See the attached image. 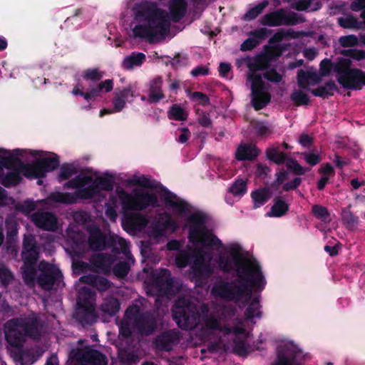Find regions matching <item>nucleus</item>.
<instances>
[{
  "label": "nucleus",
  "mask_w": 365,
  "mask_h": 365,
  "mask_svg": "<svg viewBox=\"0 0 365 365\" xmlns=\"http://www.w3.org/2000/svg\"><path fill=\"white\" fill-rule=\"evenodd\" d=\"M319 172L322 174V177L318 182L317 188L322 190L328 182L329 178L334 175V168L327 163L324 166L321 167Z\"/></svg>",
  "instance_id": "e433bc0d"
},
{
  "label": "nucleus",
  "mask_w": 365,
  "mask_h": 365,
  "mask_svg": "<svg viewBox=\"0 0 365 365\" xmlns=\"http://www.w3.org/2000/svg\"><path fill=\"white\" fill-rule=\"evenodd\" d=\"M137 16L145 24H138L133 28L135 37L147 38L150 43H155L164 39L170 31L169 14L158 8L155 3L142 2L138 6Z\"/></svg>",
  "instance_id": "7ed1b4c3"
},
{
  "label": "nucleus",
  "mask_w": 365,
  "mask_h": 365,
  "mask_svg": "<svg viewBox=\"0 0 365 365\" xmlns=\"http://www.w3.org/2000/svg\"><path fill=\"white\" fill-rule=\"evenodd\" d=\"M68 187L78 188L73 195L70 193H56L53 195L52 199L58 202L73 203L78 199H90L93 197L100 189L109 190L111 185L102 178L96 179L93 182L90 176H78L66 183Z\"/></svg>",
  "instance_id": "39448f33"
},
{
  "label": "nucleus",
  "mask_w": 365,
  "mask_h": 365,
  "mask_svg": "<svg viewBox=\"0 0 365 365\" xmlns=\"http://www.w3.org/2000/svg\"><path fill=\"white\" fill-rule=\"evenodd\" d=\"M20 179L19 173L16 172H11L8 173L3 179L2 184L6 187H9L16 185Z\"/></svg>",
  "instance_id": "3c124183"
},
{
  "label": "nucleus",
  "mask_w": 365,
  "mask_h": 365,
  "mask_svg": "<svg viewBox=\"0 0 365 365\" xmlns=\"http://www.w3.org/2000/svg\"><path fill=\"white\" fill-rule=\"evenodd\" d=\"M73 357L81 365H107L106 357L98 351L91 349L73 351Z\"/></svg>",
  "instance_id": "2eb2a0df"
},
{
  "label": "nucleus",
  "mask_w": 365,
  "mask_h": 365,
  "mask_svg": "<svg viewBox=\"0 0 365 365\" xmlns=\"http://www.w3.org/2000/svg\"><path fill=\"white\" fill-rule=\"evenodd\" d=\"M145 59V54L142 53H132L123 61V66L125 69H132L134 66H140Z\"/></svg>",
  "instance_id": "72a5a7b5"
},
{
  "label": "nucleus",
  "mask_w": 365,
  "mask_h": 365,
  "mask_svg": "<svg viewBox=\"0 0 365 365\" xmlns=\"http://www.w3.org/2000/svg\"><path fill=\"white\" fill-rule=\"evenodd\" d=\"M113 259L110 255L96 254L90 259L92 266V272H102L106 273L109 272Z\"/></svg>",
  "instance_id": "6ab92c4d"
},
{
  "label": "nucleus",
  "mask_w": 365,
  "mask_h": 365,
  "mask_svg": "<svg viewBox=\"0 0 365 365\" xmlns=\"http://www.w3.org/2000/svg\"><path fill=\"white\" fill-rule=\"evenodd\" d=\"M197 122L202 127H210L212 125V120L208 113L205 111L197 112Z\"/></svg>",
  "instance_id": "5fc2aeb1"
},
{
  "label": "nucleus",
  "mask_w": 365,
  "mask_h": 365,
  "mask_svg": "<svg viewBox=\"0 0 365 365\" xmlns=\"http://www.w3.org/2000/svg\"><path fill=\"white\" fill-rule=\"evenodd\" d=\"M251 197L254 201V207L257 208L271 197V192L267 188L257 189L252 192Z\"/></svg>",
  "instance_id": "7c9ffc66"
},
{
  "label": "nucleus",
  "mask_w": 365,
  "mask_h": 365,
  "mask_svg": "<svg viewBox=\"0 0 365 365\" xmlns=\"http://www.w3.org/2000/svg\"><path fill=\"white\" fill-rule=\"evenodd\" d=\"M129 271V266L125 262H120L118 263L113 268L115 275L118 277H123L126 276Z\"/></svg>",
  "instance_id": "603ef678"
},
{
  "label": "nucleus",
  "mask_w": 365,
  "mask_h": 365,
  "mask_svg": "<svg viewBox=\"0 0 365 365\" xmlns=\"http://www.w3.org/2000/svg\"><path fill=\"white\" fill-rule=\"evenodd\" d=\"M74 173L75 171L73 167L65 165L63 166L60 170L59 178L61 180H66L71 177Z\"/></svg>",
  "instance_id": "69168bd1"
},
{
  "label": "nucleus",
  "mask_w": 365,
  "mask_h": 365,
  "mask_svg": "<svg viewBox=\"0 0 365 365\" xmlns=\"http://www.w3.org/2000/svg\"><path fill=\"white\" fill-rule=\"evenodd\" d=\"M296 105H307L309 101L308 96L301 90L294 91L290 96Z\"/></svg>",
  "instance_id": "a18cd8bd"
},
{
  "label": "nucleus",
  "mask_w": 365,
  "mask_h": 365,
  "mask_svg": "<svg viewBox=\"0 0 365 365\" xmlns=\"http://www.w3.org/2000/svg\"><path fill=\"white\" fill-rule=\"evenodd\" d=\"M273 365H299V364L296 362L294 357L279 355Z\"/></svg>",
  "instance_id": "052dcab7"
},
{
  "label": "nucleus",
  "mask_w": 365,
  "mask_h": 365,
  "mask_svg": "<svg viewBox=\"0 0 365 365\" xmlns=\"http://www.w3.org/2000/svg\"><path fill=\"white\" fill-rule=\"evenodd\" d=\"M58 166V161L53 158L38 160L24 168V175L29 178H43L45 173L55 170Z\"/></svg>",
  "instance_id": "4468645a"
},
{
  "label": "nucleus",
  "mask_w": 365,
  "mask_h": 365,
  "mask_svg": "<svg viewBox=\"0 0 365 365\" xmlns=\"http://www.w3.org/2000/svg\"><path fill=\"white\" fill-rule=\"evenodd\" d=\"M180 340L179 332L170 331L164 332L158 336L155 340V344L159 349L169 351L173 346L177 344Z\"/></svg>",
  "instance_id": "aec40b11"
},
{
  "label": "nucleus",
  "mask_w": 365,
  "mask_h": 365,
  "mask_svg": "<svg viewBox=\"0 0 365 365\" xmlns=\"http://www.w3.org/2000/svg\"><path fill=\"white\" fill-rule=\"evenodd\" d=\"M31 220L36 227L46 231H56L58 229L57 217L49 212H37L31 215Z\"/></svg>",
  "instance_id": "dca6fc26"
},
{
  "label": "nucleus",
  "mask_w": 365,
  "mask_h": 365,
  "mask_svg": "<svg viewBox=\"0 0 365 365\" xmlns=\"http://www.w3.org/2000/svg\"><path fill=\"white\" fill-rule=\"evenodd\" d=\"M210 261L211 257L206 255L202 250H195L189 253L180 252L175 259L178 267L183 268L187 264H190L192 277L198 284L207 279L212 272Z\"/></svg>",
  "instance_id": "423d86ee"
},
{
  "label": "nucleus",
  "mask_w": 365,
  "mask_h": 365,
  "mask_svg": "<svg viewBox=\"0 0 365 365\" xmlns=\"http://www.w3.org/2000/svg\"><path fill=\"white\" fill-rule=\"evenodd\" d=\"M43 324L35 313L21 315L8 320L4 324V333L7 343L15 348L23 346L26 336L38 339L41 336Z\"/></svg>",
  "instance_id": "20e7f679"
},
{
  "label": "nucleus",
  "mask_w": 365,
  "mask_h": 365,
  "mask_svg": "<svg viewBox=\"0 0 365 365\" xmlns=\"http://www.w3.org/2000/svg\"><path fill=\"white\" fill-rule=\"evenodd\" d=\"M337 81L344 88L360 89L361 84L365 85V72L358 68L339 70Z\"/></svg>",
  "instance_id": "f8f14e48"
},
{
  "label": "nucleus",
  "mask_w": 365,
  "mask_h": 365,
  "mask_svg": "<svg viewBox=\"0 0 365 365\" xmlns=\"http://www.w3.org/2000/svg\"><path fill=\"white\" fill-rule=\"evenodd\" d=\"M234 260L239 278L232 281L217 280L212 287L211 293L216 298L224 301L244 304L250 299L252 294L251 289L245 279L253 285H258L263 277L255 261L240 255H235Z\"/></svg>",
  "instance_id": "f257e3e1"
},
{
  "label": "nucleus",
  "mask_w": 365,
  "mask_h": 365,
  "mask_svg": "<svg viewBox=\"0 0 365 365\" xmlns=\"http://www.w3.org/2000/svg\"><path fill=\"white\" fill-rule=\"evenodd\" d=\"M338 24L342 28L355 30L364 29L365 26L351 15L338 18Z\"/></svg>",
  "instance_id": "c756f323"
},
{
  "label": "nucleus",
  "mask_w": 365,
  "mask_h": 365,
  "mask_svg": "<svg viewBox=\"0 0 365 365\" xmlns=\"http://www.w3.org/2000/svg\"><path fill=\"white\" fill-rule=\"evenodd\" d=\"M83 283L96 287L99 291H106L110 287V282L104 277L98 275H86L80 278Z\"/></svg>",
  "instance_id": "a878e982"
},
{
  "label": "nucleus",
  "mask_w": 365,
  "mask_h": 365,
  "mask_svg": "<svg viewBox=\"0 0 365 365\" xmlns=\"http://www.w3.org/2000/svg\"><path fill=\"white\" fill-rule=\"evenodd\" d=\"M120 309L119 302L113 297L105 299L101 306V309L105 314L108 315H114Z\"/></svg>",
  "instance_id": "f704fd0d"
},
{
  "label": "nucleus",
  "mask_w": 365,
  "mask_h": 365,
  "mask_svg": "<svg viewBox=\"0 0 365 365\" xmlns=\"http://www.w3.org/2000/svg\"><path fill=\"white\" fill-rule=\"evenodd\" d=\"M312 0H299L292 3V8L297 11H316L320 8L321 4L317 2L314 7L311 6Z\"/></svg>",
  "instance_id": "79ce46f5"
},
{
  "label": "nucleus",
  "mask_w": 365,
  "mask_h": 365,
  "mask_svg": "<svg viewBox=\"0 0 365 365\" xmlns=\"http://www.w3.org/2000/svg\"><path fill=\"white\" fill-rule=\"evenodd\" d=\"M115 98L113 101L114 108L118 110H122L125 104V101L129 97H133V94L130 87L125 88L115 93Z\"/></svg>",
  "instance_id": "cd10ccee"
},
{
  "label": "nucleus",
  "mask_w": 365,
  "mask_h": 365,
  "mask_svg": "<svg viewBox=\"0 0 365 365\" xmlns=\"http://www.w3.org/2000/svg\"><path fill=\"white\" fill-rule=\"evenodd\" d=\"M259 150L252 144L240 145L236 151V158L239 160H252L259 155Z\"/></svg>",
  "instance_id": "393cba45"
},
{
  "label": "nucleus",
  "mask_w": 365,
  "mask_h": 365,
  "mask_svg": "<svg viewBox=\"0 0 365 365\" xmlns=\"http://www.w3.org/2000/svg\"><path fill=\"white\" fill-rule=\"evenodd\" d=\"M336 88L335 83L333 81H329L324 86L312 89L311 92L314 96L327 98L333 96Z\"/></svg>",
  "instance_id": "c85d7f7f"
},
{
  "label": "nucleus",
  "mask_w": 365,
  "mask_h": 365,
  "mask_svg": "<svg viewBox=\"0 0 365 365\" xmlns=\"http://www.w3.org/2000/svg\"><path fill=\"white\" fill-rule=\"evenodd\" d=\"M339 43L343 47L354 46L358 44L359 38L353 34L343 36L339 38Z\"/></svg>",
  "instance_id": "09e8293b"
},
{
  "label": "nucleus",
  "mask_w": 365,
  "mask_h": 365,
  "mask_svg": "<svg viewBox=\"0 0 365 365\" xmlns=\"http://www.w3.org/2000/svg\"><path fill=\"white\" fill-rule=\"evenodd\" d=\"M351 205L341 211V220L348 229H354L359 223V218L350 210Z\"/></svg>",
  "instance_id": "2f4dec72"
},
{
  "label": "nucleus",
  "mask_w": 365,
  "mask_h": 365,
  "mask_svg": "<svg viewBox=\"0 0 365 365\" xmlns=\"http://www.w3.org/2000/svg\"><path fill=\"white\" fill-rule=\"evenodd\" d=\"M312 212L317 219L324 222L330 221V214L326 207L314 205L312 207Z\"/></svg>",
  "instance_id": "58836bf2"
},
{
  "label": "nucleus",
  "mask_w": 365,
  "mask_h": 365,
  "mask_svg": "<svg viewBox=\"0 0 365 365\" xmlns=\"http://www.w3.org/2000/svg\"><path fill=\"white\" fill-rule=\"evenodd\" d=\"M259 304L257 301H253L247 308L245 315L247 319H250L253 317H257L260 316L259 312Z\"/></svg>",
  "instance_id": "49530a36"
},
{
  "label": "nucleus",
  "mask_w": 365,
  "mask_h": 365,
  "mask_svg": "<svg viewBox=\"0 0 365 365\" xmlns=\"http://www.w3.org/2000/svg\"><path fill=\"white\" fill-rule=\"evenodd\" d=\"M302 156L304 160L312 166L316 165L322 160L320 155L318 154L303 153H302Z\"/></svg>",
  "instance_id": "4d7b16f0"
},
{
  "label": "nucleus",
  "mask_w": 365,
  "mask_h": 365,
  "mask_svg": "<svg viewBox=\"0 0 365 365\" xmlns=\"http://www.w3.org/2000/svg\"><path fill=\"white\" fill-rule=\"evenodd\" d=\"M272 33L271 30H269L266 28H261L255 31H252L250 32V36L259 41V40H263L265 39L269 34Z\"/></svg>",
  "instance_id": "6e6d98bb"
},
{
  "label": "nucleus",
  "mask_w": 365,
  "mask_h": 365,
  "mask_svg": "<svg viewBox=\"0 0 365 365\" xmlns=\"http://www.w3.org/2000/svg\"><path fill=\"white\" fill-rule=\"evenodd\" d=\"M204 326L209 330H220L225 334L234 333L235 334H243L245 332V327L242 321H239L232 329L227 326L221 327L220 321L213 315L207 317L204 322Z\"/></svg>",
  "instance_id": "f3484780"
},
{
  "label": "nucleus",
  "mask_w": 365,
  "mask_h": 365,
  "mask_svg": "<svg viewBox=\"0 0 365 365\" xmlns=\"http://www.w3.org/2000/svg\"><path fill=\"white\" fill-rule=\"evenodd\" d=\"M305 19L293 11H289L285 9H279L264 15L259 20L263 26L276 27L280 26H294L303 23Z\"/></svg>",
  "instance_id": "6e6552de"
},
{
  "label": "nucleus",
  "mask_w": 365,
  "mask_h": 365,
  "mask_svg": "<svg viewBox=\"0 0 365 365\" xmlns=\"http://www.w3.org/2000/svg\"><path fill=\"white\" fill-rule=\"evenodd\" d=\"M313 34V31H297L292 29L285 30L286 38H289L292 39L301 38L304 36H312Z\"/></svg>",
  "instance_id": "8fccbe9b"
},
{
  "label": "nucleus",
  "mask_w": 365,
  "mask_h": 365,
  "mask_svg": "<svg viewBox=\"0 0 365 365\" xmlns=\"http://www.w3.org/2000/svg\"><path fill=\"white\" fill-rule=\"evenodd\" d=\"M120 200L125 210L140 211L148 206H155L158 197L154 193L136 191L133 195L122 193Z\"/></svg>",
  "instance_id": "1a4fd4ad"
},
{
  "label": "nucleus",
  "mask_w": 365,
  "mask_h": 365,
  "mask_svg": "<svg viewBox=\"0 0 365 365\" xmlns=\"http://www.w3.org/2000/svg\"><path fill=\"white\" fill-rule=\"evenodd\" d=\"M187 113L180 105L173 104L168 111V117L170 120L184 121L187 120Z\"/></svg>",
  "instance_id": "c9c22d12"
},
{
  "label": "nucleus",
  "mask_w": 365,
  "mask_h": 365,
  "mask_svg": "<svg viewBox=\"0 0 365 365\" xmlns=\"http://www.w3.org/2000/svg\"><path fill=\"white\" fill-rule=\"evenodd\" d=\"M346 55L356 61H361L365 58V51L351 49L346 51Z\"/></svg>",
  "instance_id": "e2e57ef3"
},
{
  "label": "nucleus",
  "mask_w": 365,
  "mask_h": 365,
  "mask_svg": "<svg viewBox=\"0 0 365 365\" xmlns=\"http://www.w3.org/2000/svg\"><path fill=\"white\" fill-rule=\"evenodd\" d=\"M124 319L136 325L146 334L151 333L155 327L154 319L148 314H141L138 304H133L127 309Z\"/></svg>",
  "instance_id": "9b49d317"
},
{
  "label": "nucleus",
  "mask_w": 365,
  "mask_h": 365,
  "mask_svg": "<svg viewBox=\"0 0 365 365\" xmlns=\"http://www.w3.org/2000/svg\"><path fill=\"white\" fill-rule=\"evenodd\" d=\"M267 158L277 164H281L284 161L285 155L282 152L279 151L277 148H269L266 151Z\"/></svg>",
  "instance_id": "37998d69"
},
{
  "label": "nucleus",
  "mask_w": 365,
  "mask_h": 365,
  "mask_svg": "<svg viewBox=\"0 0 365 365\" xmlns=\"http://www.w3.org/2000/svg\"><path fill=\"white\" fill-rule=\"evenodd\" d=\"M156 287H158V296L170 295L173 280L170 278V273L167 269L161 271L160 276L156 278Z\"/></svg>",
  "instance_id": "4be33fe9"
},
{
  "label": "nucleus",
  "mask_w": 365,
  "mask_h": 365,
  "mask_svg": "<svg viewBox=\"0 0 365 365\" xmlns=\"http://www.w3.org/2000/svg\"><path fill=\"white\" fill-rule=\"evenodd\" d=\"M187 3L185 0H171L169 4L170 18L174 22H178L185 15Z\"/></svg>",
  "instance_id": "b1692460"
},
{
  "label": "nucleus",
  "mask_w": 365,
  "mask_h": 365,
  "mask_svg": "<svg viewBox=\"0 0 365 365\" xmlns=\"http://www.w3.org/2000/svg\"><path fill=\"white\" fill-rule=\"evenodd\" d=\"M247 79L251 82V103L255 110H260L270 102L271 95L266 90L260 75L251 71L247 76Z\"/></svg>",
  "instance_id": "9d476101"
},
{
  "label": "nucleus",
  "mask_w": 365,
  "mask_h": 365,
  "mask_svg": "<svg viewBox=\"0 0 365 365\" xmlns=\"http://www.w3.org/2000/svg\"><path fill=\"white\" fill-rule=\"evenodd\" d=\"M108 243L117 252L126 253L128 248L126 241L116 235H109Z\"/></svg>",
  "instance_id": "473e14b6"
},
{
  "label": "nucleus",
  "mask_w": 365,
  "mask_h": 365,
  "mask_svg": "<svg viewBox=\"0 0 365 365\" xmlns=\"http://www.w3.org/2000/svg\"><path fill=\"white\" fill-rule=\"evenodd\" d=\"M159 222L165 230H171L172 231H174L178 227L177 222L167 212L160 215Z\"/></svg>",
  "instance_id": "a19ab883"
},
{
  "label": "nucleus",
  "mask_w": 365,
  "mask_h": 365,
  "mask_svg": "<svg viewBox=\"0 0 365 365\" xmlns=\"http://www.w3.org/2000/svg\"><path fill=\"white\" fill-rule=\"evenodd\" d=\"M269 1L264 0L256 6L250 9L244 16L243 19L245 21H250L255 19L263 10L268 6Z\"/></svg>",
  "instance_id": "ea45409f"
},
{
  "label": "nucleus",
  "mask_w": 365,
  "mask_h": 365,
  "mask_svg": "<svg viewBox=\"0 0 365 365\" xmlns=\"http://www.w3.org/2000/svg\"><path fill=\"white\" fill-rule=\"evenodd\" d=\"M189 237L194 244L200 243L205 247L217 246L220 240L202 223H197L190 227Z\"/></svg>",
  "instance_id": "ddd939ff"
},
{
  "label": "nucleus",
  "mask_w": 365,
  "mask_h": 365,
  "mask_svg": "<svg viewBox=\"0 0 365 365\" xmlns=\"http://www.w3.org/2000/svg\"><path fill=\"white\" fill-rule=\"evenodd\" d=\"M230 190L234 195L243 194L246 191V182L242 180H238L232 185Z\"/></svg>",
  "instance_id": "864d4df0"
},
{
  "label": "nucleus",
  "mask_w": 365,
  "mask_h": 365,
  "mask_svg": "<svg viewBox=\"0 0 365 365\" xmlns=\"http://www.w3.org/2000/svg\"><path fill=\"white\" fill-rule=\"evenodd\" d=\"M322 77L316 72L304 71L299 70L297 75L298 85L301 88L309 89V86H314L320 83Z\"/></svg>",
  "instance_id": "412c9836"
},
{
  "label": "nucleus",
  "mask_w": 365,
  "mask_h": 365,
  "mask_svg": "<svg viewBox=\"0 0 365 365\" xmlns=\"http://www.w3.org/2000/svg\"><path fill=\"white\" fill-rule=\"evenodd\" d=\"M331 63L328 59H324L321 62L319 75L321 77L328 76L331 71Z\"/></svg>",
  "instance_id": "338daca9"
},
{
  "label": "nucleus",
  "mask_w": 365,
  "mask_h": 365,
  "mask_svg": "<svg viewBox=\"0 0 365 365\" xmlns=\"http://www.w3.org/2000/svg\"><path fill=\"white\" fill-rule=\"evenodd\" d=\"M21 257L24 264L21 267L22 277L25 283L34 286L35 280L43 289H51L55 279L58 274V269L53 264L42 261L38 264V271L35 269L38 258V250L36 238L29 234L24 235Z\"/></svg>",
  "instance_id": "f03ea898"
},
{
  "label": "nucleus",
  "mask_w": 365,
  "mask_h": 365,
  "mask_svg": "<svg viewBox=\"0 0 365 365\" xmlns=\"http://www.w3.org/2000/svg\"><path fill=\"white\" fill-rule=\"evenodd\" d=\"M264 77L267 80H268V81H269L271 82H274V83H279L282 79V75L278 73L274 69H272V70H269V71H267V72H265L264 74Z\"/></svg>",
  "instance_id": "680f3d73"
},
{
  "label": "nucleus",
  "mask_w": 365,
  "mask_h": 365,
  "mask_svg": "<svg viewBox=\"0 0 365 365\" xmlns=\"http://www.w3.org/2000/svg\"><path fill=\"white\" fill-rule=\"evenodd\" d=\"M163 80L160 77L154 78L150 83L148 101L150 103L158 102L164 98L162 91Z\"/></svg>",
  "instance_id": "bb28decb"
},
{
  "label": "nucleus",
  "mask_w": 365,
  "mask_h": 365,
  "mask_svg": "<svg viewBox=\"0 0 365 365\" xmlns=\"http://www.w3.org/2000/svg\"><path fill=\"white\" fill-rule=\"evenodd\" d=\"M94 296L91 289L83 287L80 289L77 299L78 304L84 308L91 318L95 317Z\"/></svg>",
  "instance_id": "a211bd4d"
},
{
  "label": "nucleus",
  "mask_w": 365,
  "mask_h": 365,
  "mask_svg": "<svg viewBox=\"0 0 365 365\" xmlns=\"http://www.w3.org/2000/svg\"><path fill=\"white\" fill-rule=\"evenodd\" d=\"M255 130L257 134L259 135H266L271 133L269 127L264 124L263 123H256L255 124Z\"/></svg>",
  "instance_id": "774afa93"
},
{
  "label": "nucleus",
  "mask_w": 365,
  "mask_h": 365,
  "mask_svg": "<svg viewBox=\"0 0 365 365\" xmlns=\"http://www.w3.org/2000/svg\"><path fill=\"white\" fill-rule=\"evenodd\" d=\"M104 73L98 68L88 69L84 71L83 77L86 80H91L92 81H98L103 76Z\"/></svg>",
  "instance_id": "de8ad7c7"
},
{
  "label": "nucleus",
  "mask_w": 365,
  "mask_h": 365,
  "mask_svg": "<svg viewBox=\"0 0 365 365\" xmlns=\"http://www.w3.org/2000/svg\"><path fill=\"white\" fill-rule=\"evenodd\" d=\"M287 165L297 175H303L309 170L308 168L302 167L297 161L293 160L288 161Z\"/></svg>",
  "instance_id": "13d9d810"
},
{
  "label": "nucleus",
  "mask_w": 365,
  "mask_h": 365,
  "mask_svg": "<svg viewBox=\"0 0 365 365\" xmlns=\"http://www.w3.org/2000/svg\"><path fill=\"white\" fill-rule=\"evenodd\" d=\"M88 245L92 250H101L105 247L106 237L98 228H89Z\"/></svg>",
  "instance_id": "5701e85b"
},
{
  "label": "nucleus",
  "mask_w": 365,
  "mask_h": 365,
  "mask_svg": "<svg viewBox=\"0 0 365 365\" xmlns=\"http://www.w3.org/2000/svg\"><path fill=\"white\" fill-rule=\"evenodd\" d=\"M173 316L182 329H192L200 322L196 306L187 297L180 298L173 309Z\"/></svg>",
  "instance_id": "0eeeda50"
},
{
  "label": "nucleus",
  "mask_w": 365,
  "mask_h": 365,
  "mask_svg": "<svg viewBox=\"0 0 365 365\" xmlns=\"http://www.w3.org/2000/svg\"><path fill=\"white\" fill-rule=\"evenodd\" d=\"M14 280L12 273L5 267L4 264L0 263V282L6 287Z\"/></svg>",
  "instance_id": "c03bdc74"
},
{
  "label": "nucleus",
  "mask_w": 365,
  "mask_h": 365,
  "mask_svg": "<svg viewBox=\"0 0 365 365\" xmlns=\"http://www.w3.org/2000/svg\"><path fill=\"white\" fill-rule=\"evenodd\" d=\"M113 81L111 79H108L104 81L101 82L97 89V93H98L101 91H105L106 92H110L113 90Z\"/></svg>",
  "instance_id": "0e129e2a"
},
{
  "label": "nucleus",
  "mask_w": 365,
  "mask_h": 365,
  "mask_svg": "<svg viewBox=\"0 0 365 365\" xmlns=\"http://www.w3.org/2000/svg\"><path fill=\"white\" fill-rule=\"evenodd\" d=\"M288 210V205L282 200H277L271 208L270 212L267 213L269 217H281L284 215Z\"/></svg>",
  "instance_id": "4c0bfd02"
},
{
  "label": "nucleus",
  "mask_w": 365,
  "mask_h": 365,
  "mask_svg": "<svg viewBox=\"0 0 365 365\" xmlns=\"http://www.w3.org/2000/svg\"><path fill=\"white\" fill-rule=\"evenodd\" d=\"M133 225L138 228L145 227L148 223V220L140 214H135L131 217Z\"/></svg>",
  "instance_id": "bf43d9fd"
}]
</instances>
